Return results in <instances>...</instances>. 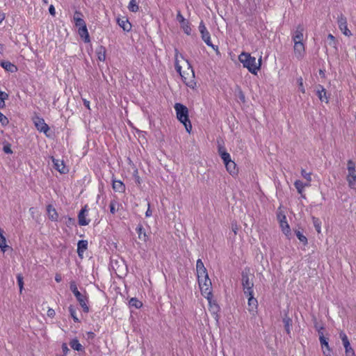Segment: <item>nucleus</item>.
Segmentation results:
<instances>
[{
    "label": "nucleus",
    "mask_w": 356,
    "mask_h": 356,
    "mask_svg": "<svg viewBox=\"0 0 356 356\" xmlns=\"http://www.w3.org/2000/svg\"><path fill=\"white\" fill-rule=\"evenodd\" d=\"M175 60L176 70L186 85L194 88L195 86V74L188 60L185 59L177 49H175Z\"/></svg>",
    "instance_id": "f257e3e1"
},
{
    "label": "nucleus",
    "mask_w": 356,
    "mask_h": 356,
    "mask_svg": "<svg viewBox=\"0 0 356 356\" xmlns=\"http://www.w3.org/2000/svg\"><path fill=\"white\" fill-rule=\"evenodd\" d=\"M239 61L243 64V66L248 70L250 72L253 74H257L261 65V58H260L257 60L255 57H253L249 53L242 52L238 56Z\"/></svg>",
    "instance_id": "f03ea898"
},
{
    "label": "nucleus",
    "mask_w": 356,
    "mask_h": 356,
    "mask_svg": "<svg viewBox=\"0 0 356 356\" xmlns=\"http://www.w3.org/2000/svg\"><path fill=\"white\" fill-rule=\"evenodd\" d=\"M177 120L184 124L188 133L192 130V124L188 118V109L182 104L176 103L174 106Z\"/></svg>",
    "instance_id": "7ed1b4c3"
},
{
    "label": "nucleus",
    "mask_w": 356,
    "mask_h": 356,
    "mask_svg": "<svg viewBox=\"0 0 356 356\" xmlns=\"http://www.w3.org/2000/svg\"><path fill=\"white\" fill-rule=\"evenodd\" d=\"M218 152L227 172L232 176L237 175L238 170L236 168V165L235 162L232 160L230 154L222 147H220Z\"/></svg>",
    "instance_id": "20e7f679"
},
{
    "label": "nucleus",
    "mask_w": 356,
    "mask_h": 356,
    "mask_svg": "<svg viewBox=\"0 0 356 356\" xmlns=\"http://www.w3.org/2000/svg\"><path fill=\"white\" fill-rule=\"evenodd\" d=\"M346 181L350 188H356V163L352 159L347 161Z\"/></svg>",
    "instance_id": "39448f33"
},
{
    "label": "nucleus",
    "mask_w": 356,
    "mask_h": 356,
    "mask_svg": "<svg viewBox=\"0 0 356 356\" xmlns=\"http://www.w3.org/2000/svg\"><path fill=\"white\" fill-rule=\"evenodd\" d=\"M202 295L204 297L212 294L211 281L209 277L197 279Z\"/></svg>",
    "instance_id": "423d86ee"
},
{
    "label": "nucleus",
    "mask_w": 356,
    "mask_h": 356,
    "mask_svg": "<svg viewBox=\"0 0 356 356\" xmlns=\"http://www.w3.org/2000/svg\"><path fill=\"white\" fill-rule=\"evenodd\" d=\"M199 31L201 34L202 39L204 42L209 46L212 47L216 51H218V47L214 46L211 41L210 33L208 31L207 27L205 26L204 22L202 21L199 25Z\"/></svg>",
    "instance_id": "0eeeda50"
},
{
    "label": "nucleus",
    "mask_w": 356,
    "mask_h": 356,
    "mask_svg": "<svg viewBox=\"0 0 356 356\" xmlns=\"http://www.w3.org/2000/svg\"><path fill=\"white\" fill-rule=\"evenodd\" d=\"M242 286L245 295H251L254 293V283L252 280L249 279L247 273H243L242 274Z\"/></svg>",
    "instance_id": "6e6552de"
},
{
    "label": "nucleus",
    "mask_w": 356,
    "mask_h": 356,
    "mask_svg": "<svg viewBox=\"0 0 356 356\" xmlns=\"http://www.w3.org/2000/svg\"><path fill=\"white\" fill-rule=\"evenodd\" d=\"M74 296L76 297V299L78 301L79 305L82 308L83 312L84 313H88L90 311V308L88 306L89 300L87 292L84 291L83 293L81 292L77 293L76 295Z\"/></svg>",
    "instance_id": "1a4fd4ad"
},
{
    "label": "nucleus",
    "mask_w": 356,
    "mask_h": 356,
    "mask_svg": "<svg viewBox=\"0 0 356 356\" xmlns=\"http://www.w3.org/2000/svg\"><path fill=\"white\" fill-rule=\"evenodd\" d=\"M305 27L302 24H299L292 33V40L293 42H303L305 36Z\"/></svg>",
    "instance_id": "9d476101"
},
{
    "label": "nucleus",
    "mask_w": 356,
    "mask_h": 356,
    "mask_svg": "<svg viewBox=\"0 0 356 356\" xmlns=\"http://www.w3.org/2000/svg\"><path fill=\"white\" fill-rule=\"evenodd\" d=\"M339 337L342 341L343 345L345 348V353L346 356H355L354 350L350 346V343L349 342L348 338L346 334L341 331L339 333Z\"/></svg>",
    "instance_id": "9b49d317"
},
{
    "label": "nucleus",
    "mask_w": 356,
    "mask_h": 356,
    "mask_svg": "<svg viewBox=\"0 0 356 356\" xmlns=\"http://www.w3.org/2000/svg\"><path fill=\"white\" fill-rule=\"evenodd\" d=\"M245 296L248 297V309L249 312L253 315L256 314L258 309L257 299L254 297V293Z\"/></svg>",
    "instance_id": "f8f14e48"
},
{
    "label": "nucleus",
    "mask_w": 356,
    "mask_h": 356,
    "mask_svg": "<svg viewBox=\"0 0 356 356\" xmlns=\"http://www.w3.org/2000/svg\"><path fill=\"white\" fill-rule=\"evenodd\" d=\"M33 123L36 127V129L44 134H47L49 129L48 125L45 123L43 118L40 117H35L33 119Z\"/></svg>",
    "instance_id": "ddd939ff"
},
{
    "label": "nucleus",
    "mask_w": 356,
    "mask_h": 356,
    "mask_svg": "<svg viewBox=\"0 0 356 356\" xmlns=\"http://www.w3.org/2000/svg\"><path fill=\"white\" fill-rule=\"evenodd\" d=\"M196 271L197 279H202L209 277L207 270L205 268L202 259H198L196 262Z\"/></svg>",
    "instance_id": "4468645a"
},
{
    "label": "nucleus",
    "mask_w": 356,
    "mask_h": 356,
    "mask_svg": "<svg viewBox=\"0 0 356 356\" xmlns=\"http://www.w3.org/2000/svg\"><path fill=\"white\" fill-rule=\"evenodd\" d=\"M209 302V309L212 314L218 316V313L220 311V307L216 300H213V293L211 296H204Z\"/></svg>",
    "instance_id": "2eb2a0df"
},
{
    "label": "nucleus",
    "mask_w": 356,
    "mask_h": 356,
    "mask_svg": "<svg viewBox=\"0 0 356 356\" xmlns=\"http://www.w3.org/2000/svg\"><path fill=\"white\" fill-rule=\"evenodd\" d=\"M293 51L298 59H302L305 54V47L303 42H293Z\"/></svg>",
    "instance_id": "dca6fc26"
},
{
    "label": "nucleus",
    "mask_w": 356,
    "mask_h": 356,
    "mask_svg": "<svg viewBox=\"0 0 356 356\" xmlns=\"http://www.w3.org/2000/svg\"><path fill=\"white\" fill-rule=\"evenodd\" d=\"M338 25L339 29L343 32L346 36L351 35L350 31L348 29L346 18L341 15L338 18Z\"/></svg>",
    "instance_id": "f3484780"
},
{
    "label": "nucleus",
    "mask_w": 356,
    "mask_h": 356,
    "mask_svg": "<svg viewBox=\"0 0 356 356\" xmlns=\"http://www.w3.org/2000/svg\"><path fill=\"white\" fill-rule=\"evenodd\" d=\"M316 93L321 102L328 103L329 97L327 95V92L325 89L321 85H318L316 88Z\"/></svg>",
    "instance_id": "a211bd4d"
},
{
    "label": "nucleus",
    "mask_w": 356,
    "mask_h": 356,
    "mask_svg": "<svg viewBox=\"0 0 356 356\" xmlns=\"http://www.w3.org/2000/svg\"><path fill=\"white\" fill-rule=\"evenodd\" d=\"M88 248V241L81 240L77 243V254L81 259L83 258V253Z\"/></svg>",
    "instance_id": "6ab92c4d"
},
{
    "label": "nucleus",
    "mask_w": 356,
    "mask_h": 356,
    "mask_svg": "<svg viewBox=\"0 0 356 356\" xmlns=\"http://www.w3.org/2000/svg\"><path fill=\"white\" fill-rule=\"evenodd\" d=\"M118 24L124 31L128 32L131 29V24L126 17L118 18Z\"/></svg>",
    "instance_id": "aec40b11"
},
{
    "label": "nucleus",
    "mask_w": 356,
    "mask_h": 356,
    "mask_svg": "<svg viewBox=\"0 0 356 356\" xmlns=\"http://www.w3.org/2000/svg\"><path fill=\"white\" fill-rule=\"evenodd\" d=\"M112 186L115 192L124 193L125 191V185L120 180L113 179Z\"/></svg>",
    "instance_id": "412c9836"
},
{
    "label": "nucleus",
    "mask_w": 356,
    "mask_h": 356,
    "mask_svg": "<svg viewBox=\"0 0 356 356\" xmlns=\"http://www.w3.org/2000/svg\"><path fill=\"white\" fill-rule=\"evenodd\" d=\"M136 232L138 236V238L144 242H146L148 240V235L147 234L145 229L143 227L141 224H139L136 229Z\"/></svg>",
    "instance_id": "4be33fe9"
},
{
    "label": "nucleus",
    "mask_w": 356,
    "mask_h": 356,
    "mask_svg": "<svg viewBox=\"0 0 356 356\" xmlns=\"http://www.w3.org/2000/svg\"><path fill=\"white\" fill-rule=\"evenodd\" d=\"M82 14L79 11H76L74 13L73 19L76 26L79 27L86 25L84 20L82 18Z\"/></svg>",
    "instance_id": "5701e85b"
},
{
    "label": "nucleus",
    "mask_w": 356,
    "mask_h": 356,
    "mask_svg": "<svg viewBox=\"0 0 356 356\" xmlns=\"http://www.w3.org/2000/svg\"><path fill=\"white\" fill-rule=\"evenodd\" d=\"M53 163L55 168L60 173H65L67 172V170L63 161L53 159Z\"/></svg>",
    "instance_id": "b1692460"
},
{
    "label": "nucleus",
    "mask_w": 356,
    "mask_h": 356,
    "mask_svg": "<svg viewBox=\"0 0 356 356\" xmlns=\"http://www.w3.org/2000/svg\"><path fill=\"white\" fill-rule=\"evenodd\" d=\"M78 32L80 37L82 38L86 42H90V36L86 25H84L83 26H79Z\"/></svg>",
    "instance_id": "393cba45"
},
{
    "label": "nucleus",
    "mask_w": 356,
    "mask_h": 356,
    "mask_svg": "<svg viewBox=\"0 0 356 356\" xmlns=\"http://www.w3.org/2000/svg\"><path fill=\"white\" fill-rule=\"evenodd\" d=\"M48 216L50 220L51 221H57L58 215L56 211V209L51 206L48 205L47 208Z\"/></svg>",
    "instance_id": "a878e982"
},
{
    "label": "nucleus",
    "mask_w": 356,
    "mask_h": 356,
    "mask_svg": "<svg viewBox=\"0 0 356 356\" xmlns=\"http://www.w3.org/2000/svg\"><path fill=\"white\" fill-rule=\"evenodd\" d=\"M319 341H320L323 351L326 350V352H331V349L328 344V340H327V339H326L324 337V335L322 332L319 334Z\"/></svg>",
    "instance_id": "bb28decb"
},
{
    "label": "nucleus",
    "mask_w": 356,
    "mask_h": 356,
    "mask_svg": "<svg viewBox=\"0 0 356 356\" xmlns=\"http://www.w3.org/2000/svg\"><path fill=\"white\" fill-rule=\"evenodd\" d=\"M1 66L8 72H14L17 71V67L9 61H2Z\"/></svg>",
    "instance_id": "cd10ccee"
},
{
    "label": "nucleus",
    "mask_w": 356,
    "mask_h": 356,
    "mask_svg": "<svg viewBox=\"0 0 356 356\" xmlns=\"http://www.w3.org/2000/svg\"><path fill=\"white\" fill-rule=\"evenodd\" d=\"M8 248L6 244V239L4 235V231L0 228V248L3 251V252H6V249Z\"/></svg>",
    "instance_id": "c85d7f7f"
},
{
    "label": "nucleus",
    "mask_w": 356,
    "mask_h": 356,
    "mask_svg": "<svg viewBox=\"0 0 356 356\" xmlns=\"http://www.w3.org/2000/svg\"><path fill=\"white\" fill-rule=\"evenodd\" d=\"M70 347L77 351H81L83 350L82 345L79 343V340L76 339H73L70 342Z\"/></svg>",
    "instance_id": "c756f323"
},
{
    "label": "nucleus",
    "mask_w": 356,
    "mask_h": 356,
    "mask_svg": "<svg viewBox=\"0 0 356 356\" xmlns=\"http://www.w3.org/2000/svg\"><path fill=\"white\" fill-rule=\"evenodd\" d=\"M129 305L132 307L140 309L143 307V302L136 298H131L129 300Z\"/></svg>",
    "instance_id": "7c9ffc66"
},
{
    "label": "nucleus",
    "mask_w": 356,
    "mask_h": 356,
    "mask_svg": "<svg viewBox=\"0 0 356 356\" xmlns=\"http://www.w3.org/2000/svg\"><path fill=\"white\" fill-rule=\"evenodd\" d=\"M294 186H295L296 188L297 189L298 193L300 195H302V193L305 188V185H304V183L302 181H301L300 180H296L294 183Z\"/></svg>",
    "instance_id": "2f4dec72"
},
{
    "label": "nucleus",
    "mask_w": 356,
    "mask_h": 356,
    "mask_svg": "<svg viewBox=\"0 0 356 356\" xmlns=\"http://www.w3.org/2000/svg\"><path fill=\"white\" fill-rule=\"evenodd\" d=\"M180 26H181V28L182 29V30L184 31V32L186 35H191V24L188 22V21L186 20L185 22L181 24Z\"/></svg>",
    "instance_id": "473e14b6"
},
{
    "label": "nucleus",
    "mask_w": 356,
    "mask_h": 356,
    "mask_svg": "<svg viewBox=\"0 0 356 356\" xmlns=\"http://www.w3.org/2000/svg\"><path fill=\"white\" fill-rule=\"evenodd\" d=\"M69 312L70 314L71 317L73 318V321L75 323L80 322L79 318L76 316V311L75 308L72 305H70L69 307Z\"/></svg>",
    "instance_id": "72a5a7b5"
},
{
    "label": "nucleus",
    "mask_w": 356,
    "mask_h": 356,
    "mask_svg": "<svg viewBox=\"0 0 356 356\" xmlns=\"http://www.w3.org/2000/svg\"><path fill=\"white\" fill-rule=\"evenodd\" d=\"M128 9L131 12H137L139 9V7L136 1V0H130L129 3L128 5Z\"/></svg>",
    "instance_id": "f704fd0d"
},
{
    "label": "nucleus",
    "mask_w": 356,
    "mask_h": 356,
    "mask_svg": "<svg viewBox=\"0 0 356 356\" xmlns=\"http://www.w3.org/2000/svg\"><path fill=\"white\" fill-rule=\"evenodd\" d=\"M296 235L298 237V238L300 240V242H302L304 245L307 244V237L302 234V233L299 230L295 231Z\"/></svg>",
    "instance_id": "c9c22d12"
},
{
    "label": "nucleus",
    "mask_w": 356,
    "mask_h": 356,
    "mask_svg": "<svg viewBox=\"0 0 356 356\" xmlns=\"http://www.w3.org/2000/svg\"><path fill=\"white\" fill-rule=\"evenodd\" d=\"M283 233L289 238L291 234L289 224H280Z\"/></svg>",
    "instance_id": "e433bc0d"
},
{
    "label": "nucleus",
    "mask_w": 356,
    "mask_h": 356,
    "mask_svg": "<svg viewBox=\"0 0 356 356\" xmlns=\"http://www.w3.org/2000/svg\"><path fill=\"white\" fill-rule=\"evenodd\" d=\"M8 98V95L0 90V108L5 106V100Z\"/></svg>",
    "instance_id": "4c0bfd02"
},
{
    "label": "nucleus",
    "mask_w": 356,
    "mask_h": 356,
    "mask_svg": "<svg viewBox=\"0 0 356 356\" xmlns=\"http://www.w3.org/2000/svg\"><path fill=\"white\" fill-rule=\"evenodd\" d=\"M119 203L115 200H113L110 203V211L114 214L119 209Z\"/></svg>",
    "instance_id": "58836bf2"
},
{
    "label": "nucleus",
    "mask_w": 356,
    "mask_h": 356,
    "mask_svg": "<svg viewBox=\"0 0 356 356\" xmlns=\"http://www.w3.org/2000/svg\"><path fill=\"white\" fill-rule=\"evenodd\" d=\"M97 57L100 61H104L106 58L105 49L102 47H99L97 51Z\"/></svg>",
    "instance_id": "ea45409f"
},
{
    "label": "nucleus",
    "mask_w": 356,
    "mask_h": 356,
    "mask_svg": "<svg viewBox=\"0 0 356 356\" xmlns=\"http://www.w3.org/2000/svg\"><path fill=\"white\" fill-rule=\"evenodd\" d=\"M327 43L329 45L336 48L337 41L334 36L332 34H329L327 35Z\"/></svg>",
    "instance_id": "a19ab883"
},
{
    "label": "nucleus",
    "mask_w": 356,
    "mask_h": 356,
    "mask_svg": "<svg viewBox=\"0 0 356 356\" xmlns=\"http://www.w3.org/2000/svg\"><path fill=\"white\" fill-rule=\"evenodd\" d=\"M284 327L287 334L291 332V326L292 325V321L291 318L284 319Z\"/></svg>",
    "instance_id": "79ce46f5"
},
{
    "label": "nucleus",
    "mask_w": 356,
    "mask_h": 356,
    "mask_svg": "<svg viewBox=\"0 0 356 356\" xmlns=\"http://www.w3.org/2000/svg\"><path fill=\"white\" fill-rule=\"evenodd\" d=\"M70 289L73 293L74 296H76L77 293H80V291L78 290L76 283L74 281L70 282Z\"/></svg>",
    "instance_id": "37998d69"
},
{
    "label": "nucleus",
    "mask_w": 356,
    "mask_h": 356,
    "mask_svg": "<svg viewBox=\"0 0 356 356\" xmlns=\"http://www.w3.org/2000/svg\"><path fill=\"white\" fill-rule=\"evenodd\" d=\"M17 284L19 285V293H22V291L24 289V281H23V277L22 276V275H20V274L17 275Z\"/></svg>",
    "instance_id": "c03bdc74"
},
{
    "label": "nucleus",
    "mask_w": 356,
    "mask_h": 356,
    "mask_svg": "<svg viewBox=\"0 0 356 356\" xmlns=\"http://www.w3.org/2000/svg\"><path fill=\"white\" fill-rule=\"evenodd\" d=\"M301 175L307 181L311 182L312 174L310 172H307L304 169H302Z\"/></svg>",
    "instance_id": "a18cd8bd"
},
{
    "label": "nucleus",
    "mask_w": 356,
    "mask_h": 356,
    "mask_svg": "<svg viewBox=\"0 0 356 356\" xmlns=\"http://www.w3.org/2000/svg\"><path fill=\"white\" fill-rule=\"evenodd\" d=\"M87 212L86 209H82L79 214V222H86L85 213Z\"/></svg>",
    "instance_id": "49530a36"
},
{
    "label": "nucleus",
    "mask_w": 356,
    "mask_h": 356,
    "mask_svg": "<svg viewBox=\"0 0 356 356\" xmlns=\"http://www.w3.org/2000/svg\"><path fill=\"white\" fill-rule=\"evenodd\" d=\"M277 220L279 222H286V216L282 211H279L277 213Z\"/></svg>",
    "instance_id": "de8ad7c7"
},
{
    "label": "nucleus",
    "mask_w": 356,
    "mask_h": 356,
    "mask_svg": "<svg viewBox=\"0 0 356 356\" xmlns=\"http://www.w3.org/2000/svg\"><path fill=\"white\" fill-rule=\"evenodd\" d=\"M0 122L2 125L5 126L8 124V118L0 111Z\"/></svg>",
    "instance_id": "09e8293b"
},
{
    "label": "nucleus",
    "mask_w": 356,
    "mask_h": 356,
    "mask_svg": "<svg viewBox=\"0 0 356 356\" xmlns=\"http://www.w3.org/2000/svg\"><path fill=\"white\" fill-rule=\"evenodd\" d=\"M177 20L179 22L180 25L186 21V19L184 17L179 11L177 15Z\"/></svg>",
    "instance_id": "8fccbe9b"
},
{
    "label": "nucleus",
    "mask_w": 356,
    "mask_h": 356,
    "mask_svg": "<svg viewBox=\"0 0 356 356\" xmlns=\"http://www.w3.org/2000/svg\"><path fill=\"white\" fill-rule=\"evenodd\" d=\"M298 83L299 85V90L302 93H305V88L303 86V81H302V79L301 77L298 79Z\"/></svg>",
    "instance_id": "3c124183"
},
{
    "label": "nucleus",
    "mask_w": 356,
    "mask_h": 356,
    "mask_svg": "<svg viewBox=\"0 0 356 356\" xmlns=\"http://www.w3.org/2000/svg\"><path fill=\"white\" fill-rule=\"evenodd\" d=\"M47 314L49 317L54 318L56 315V312H55L54 309H53L51 308H49V309L47 310Z\"/></svg>",
    "instance_id": "603ef678"
},
{
    "label": "nucleus",
    "mask_w": 356,
    "mask_h": 356,
    "mask_svg": "<svg viewBox=\"0 0 356 356\" xmlns=\"http://www.w3.org/2000/svg\"><path fill=\"white\" fill-rule=\"evenodd\" d=\"M62 350L63 352L64 355H66L69 352V348L66 343H63L62 345Z\"/></svg>",
    "instance_id": "864d4df0"
},
{
    "label": "nucleus",
    "mask_w": 356,
    "mask_h": 356,
    "mask_svg": "<svg viewBox=\"0 0 356 356\" xmlns=\"http://www.w3.org/2000/svg\"><path fill=\"white\" fill-rule=\"evenodd\" d=\"M49 13L52 15V16H54L55 14H56V10H55V8L53 5H51L49 8Z\"/></svg>",
    "instance_id": "5fc2aeb1"
},
{
    "label": "nucleus",
    "mask_w": 356,
    "mask_h": 356,
    "mask_svg": "<svg viewBox=\"0 0 356 356\" xmlns=\"http://www.w3.org/2000/svg\"><path fill=\"white\" fill-rule=\"evenodd\" d=\"M62 280V277L60 275V274H56L55 275V281L58 283L60 282Z\"/></svg>",
    "instance_id": "6e6d98bb"
},
{
    "label": "nucleus",
    "mask_w": 356,
    "mask_h": 356,
    "mask_svg": "<svg viewBox=\"0 0 356 356\" xmlns=\"http://www.w3.org/2000/svg\"><path fill=\"white\" fill-rule=\"evenodd\" d=\"M83 104L84 106L88 108V109H90V102L88 101L87 99H83Z\"/></svg>",
    "instance_id": "4d7b16f0"
},
{
    "label": "nucleus",
    "mask_w": 356,
    "mask_h": 356,
    "mask_svg": "<svg viewBox=\"0 0 356 356\" xmlns=\"http://www.w3.org/2000/svg\"><path fill=\"white\" fill-rule=\"evenodd\" d=\"M3 150L6 153H8V154H10V153H12V151L10 149V147H8V146H5L3 147Z\"/></svg>",
    "instance_id": "13d9d810"
},
{
    "label": "nucleus",
    "mask_w": 356,
    "mask_h": 356,
    "mask_svg": "<svg viewBox=\"0 0 356 356\" xmlns=\"http://www.w3.org/2000/svg\"><path fill=\"white\" fill-rule=\"evenodd\" d=\"M239 97L243 102L245 101V96L241 90L239 91Z\"/></svg>",
    "instance_id": "bf43d9fd"
},
{
    "label": "nucleus",
    "mask_w": 356,
    "mask_h": 356,
    "mask_svg": "<svg viewBox=\"0 0 356 356\" xmlns=\"http://www.w3.org/2000/svg\"><path fill=\"white\" fill-rule=\"evenodd\" d=\"M315 225V229L318 232V233L321 232V226L320 224H314Z\"/></svg>",
    "instance_id": "052dcab7"
},
{
    "label": "nucleus",
    "mask_w": 356,
    "mask_h": 356,
    "mask_svg": "<svg viewBox=\"0 0 356 356\" xmlns=\"http://www.w3.org/2000/svg\"><path fill=\"white\" fill-rule=\"evenodd\" d=\"M232 229L234 234H236V230L238 229L237 224H235L234 226H232Z\"/></svg>",
    "instance_id": "680f3d73"
},
{
    "label": "nucleus",
    "mask_w": 356,
    "mask_h": 356,
    "mask_svg": "<svg viewBox=\"0 0 356 356\" xmlns=\"http://www.w3.org/2000/svg\"><path fill=\"white\" fill-rule=\"evenodd\" d=\"M5 19V15L3 13H0V24Z\"/></svg>",
    "instance_id": "e2e57ef3"
},
{
    "label": "nucleus",
    "mask_w": 356,
    "mask_h": 356,
    "mask_svg": "<svg viewBox=\"0 0 356 356\" xmlns=\"http://www.w3.org/2000/svg\"><path fill=\"white\" fill-rule=\"evenodd\" d=\"M330 353H331V352H326V350H323V355H324V356H331Z\"/></svg>",
    "instance_id": "0e129e2a"
},
{
    "label": "nucleus",
    "mask_w": 356,
    "mask_h": 356,
    "mask_svg": "<svg viewBox=\"0 0 356 356\" xmlns=\"http://www.w3.org/2000/svg\"><path fill=\"white\" fill-rule=\"evenodd\" d=\"M151 214H152L151 211L149 210V209H148L147 211H146V216H149Z\"/></svg>",
    "instance_id": "69168bd1"
},
{
    "label": "nucleus",
    "mask_w": 356,
    "mask_h": 356,
    "mask_svg": "<svg viewBox=\"0 0 356 356\" xmlns=\"http://www.w3.org/2000/svg\"><path fill=\"white\" fill-rule=\"evenodd\" d=\"M136 181L138 184H140V177L138 176H136Z\"/></svg>",
    "instance_id": "338daca9"
},
{
    "label": "nucleus",
    "mask_w": 356,
    "mask_h": 356,
    "mask_svg": "<svg viewBox=\"0 0 356 356\" xmlns=\"http://www.w3.org/2000/svg\"><path fill=\"white\" fill-rule=\"evenodd\" d=\"M3 51V45L0 44V53H2Z\"/></svg>",
    "instance_id": "774afa93"
}]
</instances>
